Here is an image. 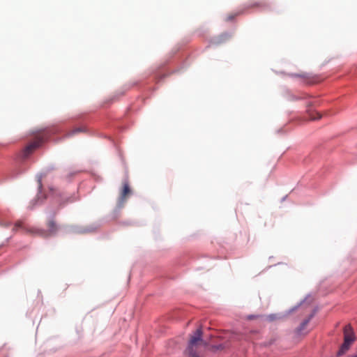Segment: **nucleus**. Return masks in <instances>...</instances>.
Returning a JSON list of instances; mask_svg holds the SVG:
<instances>
[{
  "label": "nucleus",
  "mask_w": 357,
  "mask_h": 357,
  "mask_svg": "<svg viewBox=\"0 0 357 357\" xmlns=\"http://www.w3.org/2000/svg\"><path fill=\"white\" fill-rule=\"evenodd\" d=\"M202 328H197L191 335L185 351L187 357H203V351L208 344L202 337Z\"/></svg>",
  "instance_id": "obj_1"
},
{
  "label": "nucleus",
  "mask_w": 357,
  "mask_h": 357,
  "mask_svg": "<svg viewBox=\"0 0 357 357\" xmlns=\"http://www.w3.org/2000/svg\"><path fill=\"white\" fill-rule=\"evenodd\" d=\"M47 138V132L43 131L35 137L33 142H30L22 151L21 156L23 159H26L31 155L38 147H39Z\"/></svg>",
  "instance_id": "obj_2"
},
{
  "label": "nucleus",
  "mask_w": 357,
  "mask_h": 357,
  "mask_svg": "<svg viewBox=\"0 0 357 357\" xmlns=\"http://www.w3.org/2000/svg\"><path fill=\"white\" fill-rule=\"evenodd\" d=\"M20 228L23 229L26 231V233L31 234L32 236H40L42 238H47V232H46L45 229L36 227H27L21 220H19L15 222L13 230L14 231H16Z\"/></svg>",
  "instance_id": "obj_3"
},
{
  "label": "nucleus",
  "mask_w": 357,
  "mask_h": 357,
  "mask_svg": "<svg viewBox=\"0 0 357 357\" xmlns=\"http://www.w3.org/2000/svg\"><path fill=\"white\" fill-rule=\"evenodd\" d=\"M355 340L356 337L351 326L350 324L346 325L344 328V342L340 352L344 353L348 350Z\"/></svg>",
  "instance_id": "obj_4"
},
{
  "label": "nucleus",
  "mask_w": 357,
  "mask_h": 357,
  "mask_svg": "<svg viewBox=\"0 0 357 357\" xmlns=\"http://www.w3.org/2000/svg\"><path fill=\"white\" fill-rule=\"evenodd\" d=\"M47 229L45 230L46 232H47V238L55 235L58 230H59V226L56 222V220L54 219V215L52 218H50L46 223Z\"/></svg>",
  "instance_id": "obj_5"
},
{
  "label": "nucleus",
  "mask_w": 357,
  "mask_h": 357,
  "mask_svg": "<svg viewBox=\"0 0 357 357\" xmlns=\"http://www.w3.org/2000/svg\"><path fill=\"white\" fill-rule=\"evenodd\" d=\"M131 190L130 188L129 184L128 181H124L123 183V188L120 194L119 197V202L123 204L127 199V197L130 195Z\"/></svg>",
  "instance_id": "obj_6"
},
{
  "label": "nucleus",
  "mask_w": 357,
  "mask_h": 357,
  "mask_svg": "<svg viewBox=\"0 0 357 357\" xmlns=\"http://www.w3.org/2000/svg\"><path fill=\"white\" fill-rule=\"evenodd\" d=\"M266 3L265 2L257 1V2L248 3L246 6L245 9L252 8H263V7H266Z\"/></svg>",
  "instance_id": "obj_7"
},
{
  "label": "nucleus",
  "mask_w": 357,
  "mask_h": 357,
  "mask_svg": "<svg viewBox=\"0 0 357 357\" xmlns=\"http://www.w3.org/2000/svg\"><path fill=\"white\" fill-rule=\"evenodd\" d=\"M243 12L244 9H242L234 13H229L226 17V21L229 22L233 20L235 17L243 13Z\"/></svg>",
  "instance_id": "obj_8"
},
{
  "label": "nucleus",
  "mask_w": 357,
  "mask_h": 357,
  "mask_svg": "<svg viewBox=\"0 0 357 357\" xmlns=\"http://www.w3.org/2000/svg\"><path fill=\"white\" fill-rule=\"evenodd\" d=\"M312 317V316L311 315L308 319H305L304 321L301 323V326L296 331V334H301V332L305 328Z\"/></svg>",
  "instance_id": "obj_9"
},
{
  "label": "nucleus",
  "mask_w": 357,
  "mask_h": 357,
  "mask_svg": "<svg viewBox=\"0 0 357 357\" xmlns=\"http://www.w3.org/2000/svg\"><path fill=\"white\" fill-rule=\"evenodd\" d=\"M228 345H226L225 344H220L218 345H213L211 348L212 351H221L227 348Z\"/></svg>",
  "instance_id": "obj_10"
},
{
  "label": "nucleus",
  "mask_w": 357,
  "mask_h": 357,
  "mask_svg": "<svg viewBox=\"0 0 357 357\" xmlns=\"http://www.w3.org/2000/svg\"><path fill=\"white\" fill-rule=\"evenodd\" d=\"M278 319V317L276 314H269L268 316H267V320H268L270 321H275Z\"/></svg>",
  "instance_id": "obj_11"
},
{
  "label": "nucleus",
  "mask_w": 357,
  "mask_h": 357,
  "mask_svg": "<svg viewBox=\"0 0 357 357\" xmlns=\"http://www.w3.org/2000/svg\"><path fill=\"white\" fill-rule=\"evenodd\" d=\"M316 116H314L313 114H310V118L311 120H316V119H321V114H319V113H316Z\"/></svg>",
  "instance_id": "obj_12"
},
{
  "label": "nucleus",
  "mask_w": 357,
  "mask_h": 357,
  "mask_svg": "<svg viewBox=\"0 0 357 357\" xmlns=\"http://www.w3.org/2000/svg\"><path fill=\"white\" fill-rule=\"evenodd\" d=\"M82 129L80 128H75L74 130H73L68 135L70 136V135H73L77 132H82Z\"/></svg>",
  "instance_id": "obj_13"
},
{
  "label": "nucleus",
  "mask_w": 357,
  "mask_h": 357,
  "mask_svg": "<svg viewBox=\"0 0 357 357\" xmlns=\"http://www.w3.org/2000/svg\"><path fill=\"white\" fill-rule=\"evenodd\" d=\"M317 105V102H310L307 104V106L308 107H310V106H314V105Z\"/></svg>",
  "instance_id": "obj_14"
},
{
  "label": "nucleus",
  "mask_w": 357,
  "mask_h": 357,
  "mask_svg": "<svg viewBox=\"0 0 357 357\" xmlns=\"http://www.w3.org/2000/svg\"><path fill=\"white\" fill-rule=\"evenodd\" d=\"M3 226L6 227H8L10 226V223H6V224L3 225Z\"/></svg>",
  "instance_id": "obj_15"
}]
</instances>
